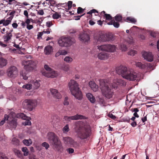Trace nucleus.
Wrapping results in <instances>:
<instances>
[{
    "instance_id": "nucleus-43",
    "label": "nucleus",
    "mask_w": 159,
    "mask_h": 159,
    "mask_svg": "<svg viewBox=\"0 0 159 159\" xmlns=\"http://www.w3.org/2000/svg\"><path fill=\"white\" fill-rule=\"evenodd\" d=\"M10 125L12 126V128L15 129L16 127L17 123L16 121L12 120L11 122Z\"/></svg>"
},
{
    "instance_id": "nucleus-44",
    "label": "nucleus",
    "mask_w": 159,
    "mask_h": 159,
    "mask_svg": "<svg viewBox=\"0 0 159 159\" xmlns=\"http://www.w3.org/2000/svg\"><path fill=\"white\" fill-rule=\"evenodd\" d=\"M127 20L129 21L130 22L133 23H135L136 22V20L134 18H132L131 17H127L126 18Z\"/></svg>"
},
{
    "instance_id": "nucleus-15",
    "label": "nucleus",
    "mask_w": 159,
    "mask_h": 159,
    "mask_svg": "<svg viewBox=\"0 0 159 159\" xmlns=\"http://www.w3.org/2000/svg\"><path fill=\"white\" fill-rule=\"evenodd\" d=\"M142 55L144 59L149 62L153 61V56L151 52H143Z\"/></svg>"
},
{
    "instance_id": "nucleus-62",
    "label": "nucleus",
    "mask_w": 159,
    "mask_h": 159,
    "mask_svg": "<svg viewBox=\"0 0 159 159\" xmlns=\"http://www.w3.org/2000/svg\"><path fill=\"white\" fill-rule=\"evenodd\" d=\"M49 2L51 5L54 6L55 4V1L53 0H49Z\"/></svg>"
},
{
    "instance_id": "nucleus-48",
    "label": "nucleus",
    "mask_w": 159,
    "mask_h": 159,
    "mask_svg": "<svg viewBox=\"0 0 159 159\" xmlns=\"http://www.w3.org/2000/svg\"><path fill=\"white\" fill-rule=\"evenodd\" d=\"M136 53V52L133 50H130L128 52V54L131 56H134Z\"/></svg>"
},
{
    "instance_id": "nucleus-23",
    "label": "nucleus",
    "mask_w": 159,
    "mask_h": 159,
    "mask_svg": "<svg viewBox=\"0 0 159 159\" xmlns=\"http://www.w3.org/2000/svg\"><path fill=\"white\" fill-rule=\"evenodd\" d=\"M52 47L50 45H48L45 47L44 52L46 55H48L52 52Z\"/></svg>"
},
{
    "instance_id": "nucleus-53",
    "label": "nucleus",
    "mask_w": 159,
    "mask_h": 159,
    "mask_svg": "<svg viewBox=\"0 0 159 159\" xmlns=\"http://www.w3.org/2000/svg\"><path fill=\"white\" fill-rule=\"evenodd\" d=\"M84 11V10L81 7H79L77 9V13L78 14L82 13Z\"/></svg>"
},
{
    "instance_id": "nucleus-39",
    "label": "nucleus",
    "mask_w": 159,
    "mask_h": 159,
    "mask_svg": "<svg viewBox=\"0 0 159 159\" xmlns=\"http://www.w3.org/2000/svg\"><path fill=\"white\" fill-rule=\"evenodd\" d=\"M32 86V85L30 84H26L23 85L22 87L23 88L30 90L31 89Z\"/></svg>"
},
{
    "instance_id": "nucleus-9",
    "label": "nucleus",
    "mask_w": 159,
    "mask_h": 159,
    "mask_svg": "<svg viewBox=\"0 0 159 159\" xmlns=\"http://www.w3.org/2000/svg\"><path fill=\"white\" fill-rule=\"evenodd\" d=\"M129 71L127 67L121 65L116 68L117 73L121 75L124 78H125L127 74L129 72Z\"/></svg>"
},
{
    "instance_id": "nucleus-4",
    "label": "nucleus",
    "mask_w": 159,
    "mask_h": 159,
    "mask_svg": "<svg viewBox=\"0 0 159 159\" xmlns=\"http://www.w3.org/2000/svg\"><path fill=\"white\" fill-rule=\"evenodd\" d=\"M68 86L72 95L77 99L79 100L81 99L82 94L78 84L74 80H71L69 83Z\"/></svg>"
},
{
    "instance_id": "nucleus-19",
    "label": "nucleus",
    "mask_w": 159,
    "mask_h": 159,
    "mask_svg": "<svg viewBox=\"0 0 159 159\" xmlns=\"http://www.w3.org/2000/svg\"><path fill=\"white\" fill-rule=\"evenodd\" d=\"M89 84L92 89L94 91L96 92L98 91V86L94 82L90 81L89 83Z\"/></svg>"
},
{
    "instance_id": "nucleus-7",
    "label": "nucleus",
    "mask_w": 159,
    "mask_h": 159,
    "mask_svg": "<svg viewBox=\"0 0 159 159\" xmlns=\"http://www.w3.org/2000/svg\"><path fill=\"white\" fill-rule=\"evenodd\" d=\"M22 64L24 66L25 70L27 71H30L34 70L36 66V62L31 60H24L22 61Z\"/></svg>"
},
{
    "instance_id": "nucleus-17",
    "label": "nucleus",
    "mask_w": 159,
    "mask_h": 159,
    "mask_svg": "<svg viewBox=\"0 0 159 159\" xmlns=\"http://www.w3.org/2000/svg\"><path fill=\"white\" fill-rule=\"evenodd\" d=\"M50 91L52 95L55 98L60 99L61 98V95L57 90L53 89H51Z\"/></svg>"
},
{
    "instance_id": "nucleus-31",
    "label": "nucleus",
    "mask_w": 159,
    "mask_h": 159,
    "mask_svg": "<svg viewBox=\"0 0 159 159\" xmlns=\"http://www.w3.org/2000/svg\"><path fill=\"white\" fill-rule=\"evenodd\" d=\"M11 23L10 21L7 19L5 20V19L1 20H0V25L2 24L4 26H7Z\"/></svg>"
},
{
    "instance_id": "nucleus-6",
    "label": "nucleus",
    "mask_w": 159,
    "mask_h": 159,
    "mask_svg": "<svg viewBox=\"0 0 159 159\" xmlns=\"http://www.w3.org/2000/svg\"><path fill=\"white\" fill-rule=\"evenodd\" d=\"M25 107L29 111H32L37 105V101L35 99H26L24 102Z\"/></svg>"
},
{
    "instance_id": "nucleus-35",
    "label": "nucleus",
    "mask_w": 159,
    "mask_h": 159,
    "mask_svg": "<svg viewBox=\"0 0 159 159\" xmlns=\"http://www.w3.org/2000/svg\"><path fill=\"white\" fill-rule=\"evenodd\" d=\"M115 19L117 21L121 22L122 20V17L121 15H117L115 17Z\"/></svg>"
},
{
    "instance_id": "nucleus-55",
    "label": "nucleus",
    "mask_w": 159,
    "mask_h": 159,
    "mask_svg": "<svg viewBox=\"0 0 159 159\" xmlns=\"http://www.w3.org/2000/svg\"><path fill=\"white\" fill-rule=\"evenodd\" d=\"M72 2L71 1H69L68 2V9L69 10L72 7Z\"/></svg>"
},
{
    "instance_id": "nucleus-61",
    "label": "nucleus",
    "mask_w": 159,
    "mask_h": 159,
    "mask_svg": "<svg viewBox=\"0 0 159 159\" xmlns=\"http://www.w3.org/2000/svg\"><path fill=\"white\" fill-rule=\"evenodd\" d=\"M26 27L28 30H30L33 28V26L32 25L29 24L27 25Z\"/></svg>"
},
{
    "instance_id": "nucleus-21",
    "label": "nucleus",
    "mask_w": 159,
    "mask_h": 159,
    "mask_svg": "<svg viewBox=\"0 0 159 159\" xmlns=\"http://www.w3.org/2000/svg\"><path fill=\"white\" fill-rule=\"evenodd\" d=\"M98 56L99 59L103 60L107 59L108 58V55L107 53L103 52L98 54Z\"/></svg>"
},
{
    "instance_id": "nucleus-46",
    "label": "nucleus",
    "mask_w": 159,
    "mask_h": 159,
    "mask_svg": "<svg viewBox=\"0 0 159 159\" xmlns=\"http://www.w3.org/2000/svg\"><path fill=\"white\" fill-rule=\"evenodd\" d=\"M69 130V126L67 125L65 126L63 128V131L64 133H66Z\"/></svg>"
},
{
    "instance_id": "nucleus-26",
    "label": "nucleus",
    "mask_w": 159,
    "mask_h": 159,
    "mask_svg": "<svg viewBox=\"0 0 159 159\" xmlns=\"http://www.w3.org/2000/svg\"><path fill=\"white\" fill-rule=\"evenodd\" d=\"M86 96L90 102L92 103H94L95 102V99L94 97L91 93H89L86 94Z\"/></svg>"
},
{
    "instance_id": "nucleus-40",
    "label": "nucleus",
    "mask_w": 159,
    "mask_h": 159,
    "mask_svg": "<svg viewBox=\"0 0 159 159\" xmlns=\"http://www.w3.org/2000/svg\"><path fill=\"white\" fill-rule=\"evenodd\" d=\"M71 145L72 146L76 148H78L80 147L79 144L77 142H75L74 140H73V142H72V143L71 144Z\"/></svg>"
},
{
    "instance_id": "nucleus-49",
    "label": "nucleus",
    "mask_w": 159,
    "mask_h": 159,
    "mask_svg": "<svg viewBox=\"0 0 159 159\" xmlns=\"http://www.w3.org/2000/svg\"><path fill=\"white\" fill-rule=\"evenodd\" d=\"M6 116L7 117V118L6 120H7L8 119V118H9L8 116L6 115H5L4 116L5 119L2 120L1 122H0V126L3 125L4 124V123H5V121L6 120Z\"/></svg>"
},
{
    "instance_id": "nucleus-50",
    "label": "nucleus",
    "mask_w": 159,
    "mask_h": 159,
    "mask_svg": "<svg viewBox=\"0 0 159 159\" xmlns=\"http://www.w3.org/2000/svg\"><path fill=\"white\" fill-rule=\"evenodd\" d=\"M68 99V98L67 97H66L65 98L64 101L63 102V104L65 106H67L69 104V102L67 100Z\"/></svg>"
},
{
    "instance_id": "nucleus-37",
    "label": "nucleus",
    "mask_w": 159,
    "mask_h": 159,
    "mask_svg": "<svg viewBox=\"0 0 159 159\" xmlns=\"http://www.w3.org/2000/svg\"><path fill=\"white\" fill-rule=\"evenodd\" d=\"M120 47L122 51H125L128 49L127 47L124 43H123L122 44H121Z\"/></svg>"
},
{
    "instance_id": "nucleus-8",
    "label": "nucleus",
    "mask_w": 159,
    "mask_h": 159,
    "mask_svg": "<svg viewBox=\"0 0 159 159\" xmlns=\"http://www.w3.org/2000/svg\"><path fill=\"white\" fill-rule=\"evenodd\" d=\"M44 68L46 70L42 72V75L48 77L54 78L57 75L56 72L50 68L48 65H45Z\"/></svg>"
},
{
    "instance_id": "nucleus-42",
    "label": "nucleus",
    "mask_w": 159,
    "mask_h": 159,
    "mask_svg": "<svg viewBox=\"0 0 159 159\" xmlns=\"http://www.w3.org/2000/svg\"><path fill=\"white\" fill-rule=\"evenodd\" d=\"M20 75L23 77V78L25 80H26L28 79V76H27V74L24 71H22L20 73Z\"/></svg>"
},
{
    "instance_id": "nucleus-63",
    "label": "nucleus",
    "mask_w": 159,
    "mask_h": 159,
    "mask_svg": "<svg viewBox=\"0 0 159 159\" xmlns=\"http://www.w3.org/2000/svg\"><path fill=\"white\" fill-rule=\"evenodd\" d=\"M67 151L69 152V153H73L74 151V149L73 148H68L67 150Z\"/></svg>"
},
{
    "instance_id": "nucleus-47",
    "label": "nucleus",
    "mask_w": 159,
    "mask_h": 159,
    "mask_svg": "<svg viewBox=\"0 0 159 159\" xmlns=\"http://www.w3.org/2000/svg\"><path fill=\"white\" fill-rule=\"evenodd\" d=\"M43 32V33L44 34H49L50 33V32H52V30L51 29L48 28L46 30H44Z\"/></svg>"
},
{
    "instance_id": "nucleus-12",
    "label": "nucleus",
    "mask_w": 159,
    "mask_h": 159,
    "mask_svg": "<svg viewBox=\"0 0 159 159\" xmlns=\"http://www.w3.org/2000/svg\"><path fill=\"white\" fill-rule=\"evenodd\" d=\"M137 66L142 69H146L148 70H151L152 67V65L150 63L142 64L141 62H138L135 63Z\"/></svg>"
},
{
    "instance_id": "nucleus-5",
    "label": "nucleus",
    "mask_w": 159,
    "mask_h": 159,
    "mask_svg": "<svg viewBox=\"0 0 159 159\" xmlns=\"http://www.w3.org/2000/svg\"><path fill=\"white\" fill-rule=\"evenodd\" d=\"M74 42L72 38L68 37H62L58 41V43L60 46L65 47L70 46Z\"/></svg>"
},
{
    "instance_id": "nucleus-30",
    "label": "nucleus",
    "mask_w": 159,
    "mask_h": 159,
    "mask_svg": "<svg viewBox=\"0 0 159 159\" xmlns=\"http://www.w3.org/2000/svg\"><path fill=\"white\" fill-rule=\"evenodd\" d=\"M23 143L25 145L27 146H29L32 144V140L29 139H24L23 140Z\"/></svg>"
},
{
    "instance_id": "nucleus-13",
    "label": "nucleus",
    "mask_w": 159,
    "mask_h": 159,
    "mask_svg": "<svg viewBox=\"0 0 159 159\" xmlns=\"http://www.w3.org/2000/svg\"><path fill=\"white\" fill-rule=\"evenodd\" d=\"M85 118V116L78 114L71 116H65L64 118V119L67 121H70L72 120H77Z\"/></svg>"
},
{
    "instance_id": "nucleus-14",
    "label": "nucleus",
    "mask_w": 159,
    "mask_h": 159,
    "mask_svg": "<svg viewBox=\"0 0 159 159\" xmlns=\"http://www.w3.org/2000/svg\"><path fill=\"white\" fill-rule=\"evenodd\" d=\"M138 75L137 73L134 71H129V72L127 74L125 79L129 80H137Z\"/></svg>"
},
{
    "instance_id": "nucleus-57",
    "label": "nucleus",
    "mask_w": 159,
    "mask_h": 159,
    "mask_svg": "<svg viewBox=\"0 0 159 159\" xmlns=\"http://www.w3.org/2000/svg\"><path fill=\"white\" fill-rule=\"evenodd\" d=\"M6 157L5 155L2 153L0 152V159H4L5 158H6Z\"/></svg>"
},
{
    "instance_id": "nucleus-2",
    "label": "nucleus",
    "mask_w": 159,
    "mask_h": 159,
    "mask_svg": "<svg viewBox=\"0 0 159 159\" xmlns=\"http://www.w3.org/2000/svg\"><path fill=\"white\" fill-rule=\"evenodd\" d=\"M48 138L51 146L55 151L62 152L63 149L62 143L58 136L53 132H49Z\"/></svg>"
},
{
    "instance_id": "nucleus-20",
    "label": "nucleus",
    "mask_w": 159,
    "mask_h": 159,
    "mask_svg": "<svg viewBox=\"0 0 159 159\" xmlns=\"http://www.w3.org/2000/svg\"><path fill=\"white\" fill-rule=\"evenodd\" d=\"M63 142L65 144L71 145L72 142H73V140L71 138L69 137H63Z\"/></svg>"
},
{
    "instance_id": "nucleus-34",
    "label": "nucleus",
    "mask_w": 159,
    "mask_h": 159,
    "mask_svg": "<svg viewBox=\"0 0 159 159\" xmlns=\"http://www.w3.org/2000/svg\"><path fill=\"white\" fill-rule=\"evenodd\" d=\"M67 54V52L65 51H59L55 54L56 57H58L61 55H64Z\"/></svg>"
},
{
    "instance_id": "nucleus-16",
    "label": "nucleus",
    "mask_w": 159,
    "mask_h": 159,
    "mask_svg": "<svg viewBox=\"0 0 159 159\" xmlns=\"http://www.w3.org/2000/svg\"><path fill=\"white\" fill-rule=\"evenodd\" d=\"M126 85V82L124 80L121 79H118L114 82V84L112 85V87L115 88H117L118 86H125Z\"/></svg>"
},
{
    "instance_id": "nucleus-32",
    "label": "nucleus",
    "mask_w": 159,
    "mask_h": 159,
    "mask_svg": "<svg viewBox=\"0 0 159 159\" xmlns=\"http://www.w3.org/2000/svg\"><path fill=\"white\" fill-rule=\"evenodd\" d=\"M22 151L24 153V155L25 156H27L29 154V151L27 148L26 147H23L21 149Z\"/></svg>"
},
{
    "instance_id": "nucleus-11",
    "label": "nucleus",
    "mask_w": 159,
    "mask_h": 159,
    "mask_svg": "<svg viewBox=\"0 0 159 159\" xmlns=\"http://www.w3.org/2000/svg\"><path fill=\"white\" fill-rule=\"evenodd\" d=\"M16 117L18 118H21L23 120H26L25 122V125H31V123L30 120L31 118L27 116L24 113H20L17 114L16 115Z\"/></svg>"
},
{
    "instance_id": "nucleus-10",
    "label": "nucleus",
    "mask_w": 159,
    "mask_h": 159,
    "mask_svg": "<svg viewBox=\"0 0 159 159\" xmlns=\"http://www.w3.org/2000/svg\"><path fill=\"white\" fill-rule=\"evenodd\" d=\"M8 76L11 78H15L18 75L17 68L15 66H10L7 71Z\"/></svg>"
},
{
    "instance_id": "nucleus-38",
    "label": "nucleus",
    "mask_w": 159,
    "mask_h": 159,
    "mask_svg": "<svg viewBox=\"0 0 159 159\" xmlns=\"http://www.w3.org/2000/svg\"><path fill=\"white\" fill-rule=\"evenodd\" d=\"M104 18H105L107 20H111L112 19V17L109 14H105L103 15Z\"/></svg>"
},
{
    "instance_id": "nucleus-27",
    "label": "nucleus",
    "mask_w": 159,
    "mask_h": 159,
    "mask_svg": "<svg viewBox=\"0 0 159 159\" xmlns=\"http://www.w3.org/2000/svg\"><path fill=\"white\" fill-rule=\"evenodd\" d=\"M7 63V62L6 59L2 57L0 58V67L2 68L6 66Z\"/></svg>"
},
{
    "instance_id": "nucleus-60",
    "label": "nucleus",
    "mask_w": 159,
    "mask_h": 159,
    "mask_svg": "<svg viewBox=\"0 0 159 159\" xmlns=\"http://www.w3.org/2000/svg\"><path fill=\"white\" fill-rule=\"evenodd\" d=\"M52 24L51 22L48 21L46 22V25L48 27H50L52 25Z\"/></svg>"
},
{
    "instance_id": "nucleus-25",
    "label": "nucleus",
    "mask_w": 159,
    "mask_h": 159,
    "mask_svg": "<svg viewBox=\"0 0 159 159\" xmlns=\"http://www.w3.org/2000/svg\"><path fill=\"white\" fill-rule=\"evenodd\" d=\"M6 34L3 36V38L5 41L7 42L11 39L12 35L10 33H7V31L6 32Z\"/></svg>"
},
{
    "instance_id": "nucleus-33",
    "label": "nucleus",
    "mask_w": 159,
    "mask_h": 159,
    "mask_svg": "<svg viewBox=\"0 0 159 159\" xmlns=\"http://www.w3.org/2000/svg\"><path fill=\"white\" fill-rule=\"evenodd\" d=\"M33 84L34 89H37L40 86V84L37 80H36L35 82H34Z\"/></svg>"
},
{
    "instance_id": "nucleus-52",
    "label": "nucleus",
    "mask_w": 159,
    "mask_h": 159,
    "mask_svg": "<svg viewBox=\"0 0 159 159\" xmlns=\"http://www.w3.org/2000/svg\"><path fill=\"white\" fill-rule=\"evenodd\" d=\"M42 146L45 148L46 149H48L49 147V145L48 143L46 142H43L42 144Z\"/></svg>"
},
{
    "instance_id": "nucleus-28",
    "label": "nucleus",
    "mask_w": 159,
    "mask_h": 159,
    "mask_svg": "<svg viewBox=\"0 0 159 159\" xmlns=\"http://www.w3.org/2000/svg\"><path fill=\"white\" fill-rule=\"evenodd\" d=\"M116 46L113 45L108 44L107 52H114L116 50Z\"/></svg>"
},
{
    "instance_id": "nucleus-3",
    "label": "nucleus",
    "mask_w": 159,
    "mask_h": 159,
    "mask_svg": "<svg viewBox=\"0 0 159 159\" xmlns=\"http://www.w3.org/2000/svg\"><path fill=\"white\" fill-rule=\"evenodd\" d=\"M99 88L103 96L108 99L111 98L113 94L111 83L105 79L99 80Z\"/></svg>"
},
{
    "instance_id": "nucleus-59",
    "label": "nucleus",
    "mask_w": 159,
    "mask_h": 159,
    "mask_svg": "<svg viewBox=\"0 0 159 159\" xmlns=\"http://www.w3.org/2000/svg\"><path fill=\"white\" fill-rule=\"evenodd\" d=\"M43 32H39L38 33V38L39 39V38H42V36L43 34Z\"/></svg>"
},
{
    "instance_id": "nucleus-29",
    "label": "nucleus",
    "mask_w": 159,
    "mask_h": 159,
    "mask_svg": "<svg viewBox=\"0 0 159 159\" xmlns=\"http://www.w3.org/2000/svg\"><path fill=\"white\" fill-rule=\"evenodd\" d=\"M108 45V44H105L98 46V48L99 50L107 52Z\"/></svg>"
},
{
    "instance_id": "nucleus-22",
    "label": "nucleus",
    "mask_w": 159,
    "mask_h": 159,
    "mask_svg": "<svg viewBox=\"0 0 159 159\" xmlns=\"http://www.w3.org/2000/svg\"><path fill=\"white\" fill-rule=\"evenodd\" d=\"M106 34H99L98 39V41L102 42L107 41V39L106 38Z\"/></svg>"
},
{
    "instance_id": "nucleus-54",
    "label": "nucleus",
    "mask_w": 159,
    "mask_h": 159,
    "mask_svg": "<svg viewBox=\"0 0 159 159\" xmlns=\"http://www.w3.org/2000/svg\"><path fill=\"white\" fill-rule=\"evenodd\" d=\"M36 11H37L38 14L39 15H43L44 12L43 10H36Z\"/></svg>"
},
{
    "instance_id": "nucleus-51",
    "label": "nucleus",
    "mask_w": 159,
    "mask_h": 159,
    "mask_svg": "<svg viewBox=\"0 0 159 159\" xmlns=\"http://www.w3.org/2000/svg\"><path fill=\"white\" fill-rule=\"evenodd\" d=\"M13 151L15 154H16L18 156H20L21 154V152L16 149L14 148L13 150Z\"/></svg>"
},
{
    "instance_id": "nucleus-1",
    "label": "nucleus",
    "mask_w": 159,
    "mask_h": 159,
    "mask_svg": "<svg viewBox=\"0 0 159 159\" xmlns=\"http://www.w3.org/2000/svg\"><path fill=\"white\" fill-rule=\"evenodd\" d=\"M75 129L78 137L80 139H86L90 134L91 129L90 125L86 122L78 121L75 124Z\"/></svg>"
},
{
    "instance_id": "nucleus-56",
    "label": "nucleus",
    "mask_w": 159,
    "mask_h": 159,
    "mask_svg": "<svg viewBox=\"0 0 159 159\" xmlns=\"http://www.w3.org/2000/svg\"><path fill=\"white\" fill-rule=\"evenodd\" d=\"M113 25L114 27L116 28H118L119 27L120 24L119 23L117 22H115L114 20V22H113Z\"/></svg>"
},
{
    "instance_id": "nucleus-36",
    "label": "nucleus",
    "mask_w": 159,
    "mask_h": 159,
    "mask_svg": "<svg viewBox=\"0 0 159 159\" xmlns=\"http://www.w3.org/2000/svg\"><path fill=\"white\" fill-rule=\"evenodd\" d=\"M12 142H13V144L17 146L19 145V140L16 138L14 137L12 139Z\"/></svg>"
},
{
    "instance_id": "nucleus-45",
    "label": "nucleus",
    "mask_w": 159,
    "mask_h": 159,
    "mask_svg": "<svg viewBox=\"0 0 159 159\" xmlns=\"http://www.w3.org/2000/svg\"><path fill=\"white\" fill-rule=\"evenodd\" d=\"M64 60L67 62H70L72 61L73 59L72 58L69 57H66L64 58Z\"/></svg>"
},
{
    "instance_id": "nucleus-41",
    "label": "nucleus",
    "mask_w": 159,
    "mask_h": 159,
    "mask_svg": "<svg viewBox=\"0 0 159 159\" xmlns=\"http://www.w3.org/2000/svg\"><path fill=\"white\" fill-rule=\"evenodd\" d=\"M52 17L54 19H58L61 17V15L58 14L57 12H56L52 15Z\"/></svg>"
},
{
    "instance_id": "nucleus-18",
    "label": "nucleus",
    "mask_w": 159,
    "mask_h": 159,
    "mask_svg": "<svg viewBox=\"0 0 159 159\" xmlns=\"http://www.w3.org/2000/svg\"><path fill=\"white\" fill-rule=\"evenodd\" d=\"M80 40L84 42H88L90 39L89 35L87 34L82 33L80 35Z\"/></svg>"
},
{
    "instance_id": "nucleus-24",
    "label": "nucleus",
    "mask_w": 159,
    "mask_h": 159,
    "mask_svg": "<svg viewBox=\"0 0 159 159\" xmlns=\"http://www.w3.org/2000/svg\"><path fill=\"white\" fill-rule=\"evenodd\" d=\"M107 41H112L115 40L114 36L111 33L106 34Z\"/></svg>"
},
{
    "instance_id": "nucleus-58",
    "label": "nucleus",
    "mask_w": 159,
    "mask_h": 159,
    "mask_svg": "<svg viewBox=\"0 0 159 159\" xmlns=\"http://www.w3.org/2000/svg\"><path fill=\"white\" fill-rule=\"evenodd\" d=\"M108 116L113 119H115L116 118V116L113 115L112 114H108Z\"/></svg>"
},
{
    "instance_id": "nucleus-64",
    "label": "nucleus",
    "mask_w": 159,
    "mask_h": 159,
    "mask_svg": "<svg viewBox=\"0 0 159 159\" xmlns=\"http://www.w3.org/2000/svg\"><path fill=\"white\" fill-rule=\"evenodd\" d=\"M84 14H83V15H81L80 16H75L74 17V18H75V20H79L80 19V18L82 16H83Z\"/></svg>"
}]
</instances>
